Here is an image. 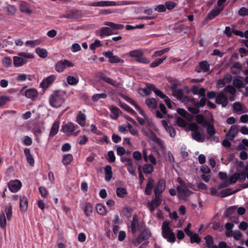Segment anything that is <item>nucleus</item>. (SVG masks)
Wrapping results in <instances>:
<instances>
[{"instance_id":"c85d7f7f","label":"nucleus","mask_w":248,"mask_h":248,"mask_svg":"<svg viewBox=\"0 0 248 248\" xmlns=\"http://www.w3.org/2000/svg\"><path fill=\"white\" fill-rule=\"evenodd\" d=\"M105 179L106 181H109L112 176V171L110 165H107L105 168Z\"/></svg>"},{"instance_id":"ea45409f","label":"nucleus","mask_w":248,"mask_h":248,"mask_svg":"<svg viewBox=\"0 0 248 248\" xmlns=\"http://www.w3.org/2000/svg\"><path fill=\"white\" fill-rule=\"evenodd\" d=\"M142 170L144 173L151 174L154 170V165L149 164H144L142 167Z\"/></svg>"},{"instance_id":"423d86ee","label":"nucleus","mask_w":248,"mask_h":248,"mask_svg":"<svg viewBox=\"0 0 248 248\" xmlns=\"http://www.w3.org/2000/svg\"><path fill=\"white\" fill-rule=\"evenodd\" d=\"M177 191L179 198L183 199L192 194V192L188 188L186 184H182L181 185L178 186Z\"/></svg>"},{"instance_id":"c9c22d12","label":"nucleus","mask_w":248,"mask_h":248,"mask_svg":"<svg viewBox=\"0 0 248 248\" xmlns=\"http://www.w3.org/2000/svg\"><path fill=\"white\" fill-rule=\"evenodd\" d=\"M204 239L208 248H214L215 247H217L214 245V240L213 237L210 235H207L205 237Z\"/></svg>"},{"instance_id":"f8f14e48","label":"nucleus","mask_w":248,"mask_h":248,"mask_svg":"<svg viewBox=\"0 0 248 248\" xmlns=\"http://www.w3.org/2000/svg\"><path fill=\"white\" fill-rule=\"evenodd\" d=\"M142 225L140 224L138 220V218L136 215H135L133 217V220L131 224V231L133 233H135L138 232L140 231Z\"/></svg>"},{"instance_id":"a211bd4d","label":"nucleus","mask_w":248,"mask_h":248,"mask_svg":"<svg viewBox=\"0 0 248 248\" xmlns=\"http://www.w3.org/2000/svg\"><path fill=\"white\" fill-rule=\"evenodd\" d=\"M234 110L239 114L247 112V108L239 102H235L233 105Z\"/></svg>"},{"instance_id":"20e7f679","label":"nucleus","mask_w":248,"mask_h":248,"mask_svg":"<svg viewBox=\"0 0 248 248\" xmlns=\"http://www.w3.org/2000/svg\"><path fill=\"white\" fill-rule=\"evenodd\" d=\"M162 235L170 243H174L175 241V235L170 228L169 222L165 221L162 223Z\"/></svg>"},{"instance_id":"473e14b6","label":"nucleus","mask_w":248,"mask_h":248,"mask_svg":"<svg viewBox=\"0 0 248 248\" xmlns=\"http://www.w3.org/2000/svg\"><path fill=\"white\" fill-rule=\"evenodd\" d=\"M189 99L196 107L198 108L204 107L206 102V99L205 97H202L199 102H195L192 97L189 98Z\"/></svg>"},{"instance_id":"0eeeda50","label":"nucleus","mask_w":248,"mask_h":248,"mask_svg":"<svg viewBox=\"0 0 248 248\" xmlns=\"http://www.w3.org/2000/svg\"><path fill=\"white\" fill-rule=\"evenodd\" d=\"M103 55L108 59V62L111 63H120L123 64L124 63L123 60L117 56L114 55L111 51H105L103 53Z\"/></svg>"},{"instance_id":"c756f323","label":"nucleus","mask_w":248,"mask_h":248,"mask_svg":"<svg viewBox=\"0 0 248 248\" xmlns=\"http://www.w3.org/2000/svg\"><path fill=\"white\" fill-rule=\"evenodd\" d=\"M155 182L154 180L152 178H150L148 179V182L146 185V186L145 189V193L146 195H150L152 192V190L154 187Z\"/></svg>"},{"instance_id":"0e129e2a","label":"nucleus","mask_w":248,"mask_h":248,"mask_svg":"<svg viewBox=\"0 0 248 248\" xmlns=\"http://www.w3.org/2000/svg\"><path fill=\"white\" fill-rule=\"evenodd\" d=\"M102 46L101 42L98 40H96L94 43H92L90 46V48L92 50H95L96 48L100 47Z\"/></svg>"},{"instance_id":"de8ad7c7","label":"nucleus","mask_w":248,"mask_h":248,"mask_svg":"<svg viewBox=\"0 0 248 248\" xmlns=\"http://www.w3.org/2000/svg\"><path fill=\"white\" fill-rule=\"evenodd\" d=\"M96 210L97 213L102 215L106 214V210L105 206L101 203H98L96 206Z\"/></svg>"},{"instance_id":"c03bdc74","label":"nucleus","mask_w":248,"mask_h":248,"mask_svg":"<svg viewBox=\"0 0 248 248\" xmlns=\"http://www.w3.org/2000/svg\"><path fill=\"white\" fill-rule=\"evenodd\" d=\"M107 97V95L106 93H96L93 95L92 99L93 102H97L100 99H105Z\"/></svg>"},{"instance_id":"e433bc0d","label":"nucleus","mask_w":248,"mask_h":248,"mask_svg":"<svg viewBox=\"0 0 248 248\" xmlns=\"http://www.w3.org/2000/svg\"><path fill=\"white\" fill-rule=\"evenodd\" d=\"M84 212L87 217L91 216L93 212V206L90 203H86L83 209Z\"/></svg>"},{"instance_id":"6e6552de","label":"nucleus","mask_w":248,"mask_h":248,"mask_svg":"<svg viewBox=\"0 0 248 248\" xmlns=\"http://www.w3.org/2000/svg\"><path fill=\"white\" fill-rule=\"evenodd\" d=\"M78 125L72 122L63 124L62 125V130L67 135H71L77 128Z\"/></svg>"},{"instance_id":"b1692460","label":"nucleus","mask_w":248,"mask_h":248,"mask_svg":"<svg viewBox=\"0 0 248 248\" xmlns=\"http://www.w3.org/2000/svg\"><path fill=\"white\" fill-rule=\"evenodd\" d=\"M145 104L151 109H155L157 108V102L154 98H148L145 100Z\"/></svg>"},{"instance_id":"393cba45","label":"nucleus","mask_w":248,"mask_h":248,"mask_svg":"<svg viewBox=\"0 0 248 248\" xmlns=\"http://www.w3.org/2000/svg\"><path fill=\"white\" fill-rule=\"evenodd\" d=\"M28 201L25 196L21 197L20 198V208L22 212H25L28 208Z\"/></svg>"},{"instance_id":"f03ea898","label":"nucleus","mask_w":248,"mask_h":248,"mask_svg":"<svg viewBox=\"0 0 248 248\" xmlns=\"http://www.w3.org/2000/svg\"><path fill=\"white\" fill-rule=\"evenodd\" d=\"M65 93L63 92L57 91L54 92L49 96V102L50 105L53 108H59L65 102L64 96Z\"/></svg>"},{"instance_id":"a18cd8bd","label":"nucleus","mask_w":248,"mask_h":248,"mask_svg":"<svg viewBox=\"0 0 248 248\" xmlns=\"http://www.w3.org/2000/svg\"><path fill=\"white\" fill-rule=\"evenodd\" d=\"M73 160V156L71 154L64 155L62 158V163L65 165L69 164Z\"/></svg>"},{"instance_id":"72a5a7b5","label":"nucleus","mask_w":248,"mask_h":248,"mask_svg":"<svg viewBox=\"0 0 248 248\" xmlns=\"http://www.w3.org/2000/svg\"><path fill=\"white\" fill-rule=\"evenodd\" d=\"M144 232H142L140 233L138 236V238L133 241V243L135 245H138V244L141 243L143 240L148 239L150 237V234H147L145 236H144Z\"/></svg>"},{"instance_id":"7ed1b4c3","label":"nucleus","mask_w":248,"mask_h":248,"mask_svg":"<svg viewBox=\"0 0 248 248\" xmlns=\"http://www.w3.org/2000/svg\"><path fill=\"white\" fill-rule=\"evenodd\" d=\"M34 55L27 52H21L13 57V63L16 67H20L28 62L27 59H33Z\"/></svg>"},{"instance_id":"864d4df0","label":"nucleus","mask_w":248,"mask_h":248,"mask_svg":"<svg viewBox=\"0 0 248 248\" xmlns=\"http://www.w3.org/2000/svg\"><path fill=\"white\" fill-rule=\"evenodd\" d=\"M9 97L5 95L0 96V108L3 107L8 102L10 101Z\"/></svg>"},{"instance_id":"9b49d317","label":"nucleus","mask_w":248,"mask_h":248,"mask_svg":"<svg viewBox=\"0 0 248 248\" xmlns=\"http://www.w3.org/2000/svg\"><path fill=\"white\" fill-rule=\"evenodd\" d=\"M162 200L160 196H155L152 201L149 202V208L151 213H153L155 209L161 203Z\"/></svg>"},{"instance_id":"bb28decb","label":"nucleus","mask_w":248,"mask_h":248,"mask_svg":"<svg viewBox=\"0 0 248 248\" xmlns=\"http://www.w3.org/2000/svg\"><path fill=\"white\" fill-rule=\"evenodd\" d=\"M222 9L223 7L215 8L209 13L208 15V18L210 20L213 19L220 14Z\"/></svg>"},{"instance_id":"e2e57ef3","label":"nucleus","mask_w":248,"mask_h":248,"mask_svg":"<svg viewBox=\"0 0 248 248\" xmlns=\"http://www.w3.org/2000/svg\"><path fill=\"white\" fill-rule=\"evenodd\" d=\"M170 50L169 48H165L164 49H162L160 50L156 51L154 55H153V57H155L157 56H160L162 55L165 53L168 52Z\"/></svg>"},{"instance_id":"6ab92c4d","label":"nucleus","mask_w":248,"mask_h":248,"mask_svg":"<svg viewBox=\"0 0 248 248\" xmlns=\"http://www.w3.org/2000/svg\"><path fill=\"white\" fill-rule=\"evenodd\" d=\"M101 79H102L105 82L107 83L112 85L114 87L117 88L119 87L120 85V83L117 81L109 77H108L105 75L101 76L100 77Z\"/></svg>"},{"instance_id":"f704fd0d","label":"nucleus","mask_w":248,"mask_h":248,"mask_svg":"<svg viewBox=\"0 0 248 248\" xmlns=\"http://www.w3.org/2000/svg\"><path fill=\"white\" fill-rule=\"evenodd\" d=\"M66 80L68 84L72 86L77 85L79 82V78L72 76H69L66 78Z\"/></svg>"},{"instance_id":"58836bf2","label":"nucleus","mask_w":248,"mask_h":248,"mask_svg":"<svg viewBox=\"0 0 248 248\" xmlns=\"http://www.w3.org/2000/svg\"><path fill=\"white\" fill-rule=\"evenodd\" d=\"M59 125L60 123L59 122H55L54 123L50 132V136H54L58 133L59 128Z\"/></svg>"},{"instance_id":"338daca9","label":"nucleus","mask_w":248,"mask_h":248,"mask_svg":"<svg viewBox=\"0 0 248 248\" xmlns=\"http://www.w3.org/2000/svg\"><path fill=\"white\" fill-rule=\"evenodd\" d=\"M40 43V41L39 40L34 41H27L25 42V44L26 46H30L31 47H33L35 45H39Z\"/></svg>"},{"instance_id":"3c124183","label":"nucleus","mask_w":248,"mask_h":248,"mask_svg":"<svg viewBox=\"0 0 248 248\" xmlns=\"http://www.w3.org/2000/svg\"><path fill=\"white\" fill-rule=\"evenodd\" d=\"M5 211L7 218L8 220H10L12 216V206L10 204H9L6 206Z\"/></svg>"},{"instance_id":"13d9d810","label":"nucleus","mask_w":248,"mask_h":248,"mask_svg":"<svg viewBox=\"0 0 248 248\" xmlns=\"http://www.w3.org/2000/svg\"><path fill=\"white\" fill-rule=\"evenodd\" d=\"M233 85L238 88H241L244 87L243 82L239 78H234L233 80Z\"/></svg>"},{"instance_id":"9d476101","label":"nucleus","mask_w":248,"mask_h":248,"mask_svg":"<svg viewBox=\"0 0 248 248\" xmlns=\"http://www.w3.org/2000/svg\"><path fill=\"white\" fill-rule=\"evenodd\" d=\"M8 186L9 190L12 192H17L22 186L21 182L18 180H15L10 181L8 184Z\"/></svg>"},{"instance_id":"f3484780","label":"nucleus","mask_w":248,"mask_h":248,"mask_svg":"<svg viewBox=\"0 0 248 248\" xmlns=\"http://www.w3.org/2000/svg\"><path fill=\"white\" fill-rule=\"evenodd\" d=\"M166 185L163 180H160L158 185L155 186V196H160L165 188Z\"/></svg>"},{"instance_id":"052dcab7","label":"nucleus","mask_w":248,"mask_h":248,"mask_svg":"<svg viewBox=\"0 0 248 248\" xmlns=\"http://www.w3.org/2000/svg\"><path fill=\"white\" fill-rule=\"evenodd\" d=\"M107 159L110 162L112 163L115 161V156L114 153L112 151H110L108 153Z\"/></svg>"},{"instance_id":"5701e85b","label":"nucleus","mask_w":248,"mask_h":248,"mask_svg":"<svg viewBox=\"0 0 248 248\" xmlns=\"http://www.w3.org/2000/svg\"><path fill=\"white\" fill-rule=\"evenodd\" d=\"M86 116V115L80 111L76 119V122L82 127L85 125Z\"/></svg>"},{"instance_id":"a878e982","label":"nucleus","mask_w":248,"mask_h":248,"mask_svg":"<svg viewBox=\"0 0 248 248\" xmlns=\"http://www.w3.org/2000/svg\"><path fill=\"white\" fill-rule=\"evenodd\" d=\"M24 153L27 162L30 164L31 166H33L34 164V160L31 154L30 150L28 148H25L24 149Z\"/></svg>"},{"instance_id":"f257e3e1","label":"nucleus","mask_w":248,"mask_h":248,"mask_svg":"<svg viewBox=\"0 0 248 248\" xmlns=\"http://www.w3.org/2000/svg\"><path fill=\"white\" fill-rule=\"evenodd\" d=\"M105 25L108 27H103L100 31V36L102 38L115 34L117 30H122L124 28L123 25L117 24L111 22H106Z\"/></svg>"},{"instance_id":"dca6fc26","label":"nucleus","mask_w":248,"mask_h":248,"mask_svg":"<svg viewBox=\"0 0 248 248\" xmlns=\"http://www.w3.org/2000/svg\"><path fill=\"white\" fill-rule=\"evenodd\" d=\"M216 103L221 105L223 107H225L227 105L228 103V99L222 92L219 93L217 96Z\"/></svg>"},{"instance_id":"a19ab883","label":"nucleus","mask_w":248,"mask_h":248,"mask_svg":"<svg viewBox=\"0 0 248 248\" xmlns=\"http://www.w3.org/2000/svg\"><path fill=\"white\" fill-rule=\"evenodd\" d=\"M36 53L39 57L42 58H45L47 56V52L46 49L37 47L35 49Z\"/></svg>"},{"instance_id":"79ce46f5","label":"nucleus","mask_w":248,"mask_h":248,"mask_svg":"<svg viewBox=\"0 0 248 248\" xmlns=\"http://www.w3.org/2000/svg\"><path fill=\"white\" fill-rule=\"evenodd\" d=\"M27 79L31 80V76L27 75L25 74H19L16 77V81H19V82L25 81Z\"/></svg>"},{"instance_id":"7c9ffc66","label":"nucleus","mask_w":248,"mask_h":248,"mask_svg":"<svg viewBox=\"0 0 248 248\" xmlns=\"http://www.w3.org/2000/svg\"><path fill=\"white\" fill-rule=\"evenodd\" d=\"M196 120L197 123L203 126H206L208 124V122L204 118L202 115H197L196 116Z\"/></svg>"},{"instance_id":"412c9836","label":"nucleus","mask_w":248,"mask_h":248,"mask_svg":"<svg viewBox=\"0 0 248 248\" xmlns=\"http://www.w3.org/2000/svg\"><path fill=\"white\" fill-rule=\"evenodd\" d=\"M126 160L127 163L125 164V166L127 167V170L131 175L136 176V167L134 166L133 161L131 160Z\"/></svg>"},{"instance_id":"aec40b11","label":"nucleus","mask_w":248,"mask_h":248,"mask_svg":"<svg viewBox=\"0 0 248 248\" xmlns=\"http://www.w3.org/2000/svg\"><path fill=\"white\" fill-rule=\"evenodd\" d=\"M20 10L21 12L31 14L32 13V10L30 9L29 5L25 1H21L19 5Z\"/></svg>"},{"instance_id":"680f3d73","label":"nucleus","mask_w":248,"mask_h":248,"mask_svg":"<svg viewBox=\"0 0 248 248\" xmlns=\"http://www.w3.org/2000/svg\"><path fill=\"white\" fill-rule=\"evenodd\" d=\"M2 62L4 66L9 67L12 65V61L10 58L5 57L3 58Z\"/></svg>"},{"instance_id":"1a4fd4ad","label":"nucleus","mask_w":248,"mask_h":248,"mask_svg":"<svg viewBox=\"0 0 248 248\" xmlns=\"http://www.w3.org/2000/svg\"><path fill=\"white\" fill-rule=\"evenodd\" d=\"M74 64L68 60L59 61L56 65V70L58 72H62L67 67H72Z\"/></svg>"},{"instance_id":"4468645a","label":"nucleus","mask_w":248,"mask_h":248,"mask_svg":"<svg viewBox=\"0 0 248 248\" xmlns=\"http://www.w3.org/2000/svg\"><path fill=\"white\" fill-rule=\"evenodd\" d=\"M238 133V127L237 125H232L229 131L227 133L226 136L230 140H232Z\"/></svg>"},{"instance_id":"5fc2aeb1","label":"nucleus","mask_w":248,"mask_h":248,"mask_svg":"<svg viewBox=\"0 0 248 248\" xmlns=\"http://www.w3.org/2000/svg\"><path fill=\"white\" fill-rule=\"evenodd\" d=\"M6 225V219L4 213L1 212L0 214V226L2 229H5Z\"/></svg>"},{"instance_id":"cd10ccee","label":"nucleus","mask_w":248,"mask_h":248,"mask_svg":"<svg viewBox=\"0 0 248 248\" xmlns=\"http://www.w3.org/2000/svg\"><path fill=\"white\" fill-rule=\"evenodd\" d=\"M128 55L131 57L136 58L137 60L143 55V51L142 49H135L129 51Z\"/></svg>"},{"instance_id":"37998d69","label":"nucleus","mask_w":248,"mask_h":248,"mask_svg":"<svg viewBox=\"0 0 248 248\" xmlns=\"http://www.w3.org/2000/svg\"><path fill=\"white\" fill-rule=\"evenodd\" d=\"M155 88V87L154 85L148 84L147 85L146 87L143 89V92L146 95H149L152 91L154 92Z\"/></svg>"},{"instance_id":"39448f33","label":"nucleus","mask_w":248,"mask_h":248,"mask_svg":"<svg viewBox=\"0 0 248 248\" xmlns=\"http://www.w3.org/2000/svg\"><path fill=\"white\" fill-rule=\"evenodd\" d=\"M245 179V174L241 172H236L228 177V180L225 181L223 183L219 186V188L221 189L226 187L234 184L238 180L244 181Z\"/></svg>"},{"instance_id":"603ef678","label":"nucleus","mask_w":248,"mask_h":248,"mask_svg":"<svg viewBox=\"0 0 248 248\" xmlns=\"http://www.w3.org/2000/svg\"><path fill=\"white\" fill-rule=\"evenodd\" d=\"M78 11H71L68 14L63 16V17L67 19H73L78 18Z\"/></svg>"},{"instance_id":"6e6d98bb","label":"nucleus","mask_w":248,"mask_h":248,"mask_svg":"<svg viewBox=\"0 0 248 248\" xmlns=\"http://www.w3.org/2000/svg\"><path fill=\"white\" fill-rule=\"evenodd\" d=\"M8 15H14L15 14L16 9L15 6L9 5L5 8Z\"/></svg>"},{"instance_id":"49530a36","label":"nucleus","mask_w":248,"mask_h":248,"mask_svg":"<svg viewBox=\"0 0 248 248\" xmlns=\"http://www.w3.org/2000/svg\"><path fill=\"white\" fill-rule=\"evenodd\" d=\"M167 58V57H164L162 58L157 59L154 61H153L150 65V67L152 68H154L158 66L160 64H161L164 60H165Z\"/></svg>"},{"instance_id":"4be33fe9","label":"nucleus","mask_w":248,"mask_h":248,"mask_svg":"<svg viewBox=\"0 0 248 248\" xmlns=\"http://www.w3.org/2000/svg\"><path fill=\"white\" fill-rule=\"evenodd\" d=\"M38 93L37 91L34 88H31L27 90L25 92V96L30 99H33L38 96Z\"/></svg>"},{"instance_id":"2eb2a0df","label":"nucleus","mask_w":248,"mask_h":248,"mask_svg":"<svg viewBox=\"0 0 248 248\" xmlns=\"http://www.w3.org/2000/svg\"><path fill=\"white\" fill-rule=\"evenodd\" d=\"M55 79V76L53 75H50L43 80L40 86L43 89H46Z\"/></svg>"},{"instance_id":"2f4dec72","label":"nucleus","mask_w":248,"mask_h":248,"mask_svg":"<svg viewBox=\"0 0 248 248\" xmlns=\"http://www.w3.org/2000/svg\"><path fill=\"white\" fill-rule=\"evenodd\" d=\"M120 113V110L118 108L113 106L111 107L110 116L112 119L114 120L117 119L119 116Z\"/></svg>"},{"instance_id":"ddd939ff","label":"nucleus","mask_w":248,"mask_h":248,"mask_svg":"<svg viewBox=\"0 0 248 248\" xmlns=\"http://www.w3.org/2000/svg\"><path fill=\"white\" fill-rule=\"evenodd\" d=\"M141 131H142V132L143 133V134L146 136H147V137H148L149 138L151 139L153 141H154V142H156V143H157L160 146H162V141L160 140V139L158 138L153 133L152 131H146L144 128H142L141 129Z\"/></svg>"},{"instance_id":"8fccbe9b","label":"nucleus","mask_w":248,"mask_h":248,"mask_svg":"<svg viewBox=\"0 0 248 248\" xmlns=\"http://www.w3.org/2000/svg\"><path fill=\"white\" fill-rule=\"evenodd\" d=\"M127 193V190L124 188L118 187L116 189L117 195L120 198H123Z\"/></svg>"},{"instance_id":"bf43d9fd","label":"nucleus","mask_w":248,"mask_h":248,"mask_svg":"<svg viewBox=\"0 0 248 248\" xmlns=\"http://www.w3.org/2000/svg\"><path fill=\"white\" fill-rule=\"evenodd\" d=\"M176 123L180 127H185L187 124L186 121L183 118L178 117L176 119Z\"/></svg>"},{"instance_id":"774afa93","label":"nucleus","mask_w":248,"mask_h":248,"mask_svg":"<svg viewBox=\"0 0 248 248\" xmlns=\"http://www.w3.org/2000/svg\"><path fill=\"white\" fill-rule=\"evenodd\" d=\"M238 14L241 16H248V8L243 7L238 11Z\"/></svg>"},{"instance_id":"69168bd1","label":"nucleus","mask_w":248,"mask_h":248,"mask_svg":"<svg viewBox=\"0 0 248 248\" xmlns=\"http://www.w3.org/2000/svg\"><path fill=\"white\" fill-rule=\"evenodd\" d=\"M173 95L178 99H182L183 95V91L181 89H177L172 92Z\"/></svg>"},{"instance_id":"4d7b16f0","label":"nucleus","mask_w":248,"mask_h":248,"mask_svg":"<svg viewBox=\"0 0 248 248\" xmlns=\"http://www.w3.org/2000/svg\"><path fill=\"white\" fill-rule=\"evenodd\" d=\"M189 236L190 238V242L192 243H199L201 241V238L199 237V235L197 233H192V235Z\"/></svg>"},{"instance_id":"4c0bfd02","label":"nucleus","mask_w":248,"mask_h":248,"mask_svg":"<svg viewBox=\"0 0 248 248\" xmlns=\"http://www.w3.org/2000/svg\"><path fill=\"white\" fill-rule=\"evenodd\" d=\"M192 137L194 140L198 142H203L204 140V138L202 136L199 131L193 132L192 133Z\"/></svg>"},{"instance_id":"09e8293b","label":"nucleus","mask_w":248,"mask_h":248,"mask_svg":"<svg viewBox=\"0 0 248 248\" xmlns=\"http://www.w3.org/2000/svg\"><path fill=\"white\" fill-rule=\"evenodd\" d=\"M200 67L203 72H206L209 70L210 65L207 61H204L200 62Z\"/></svg>"}]
</instances>
